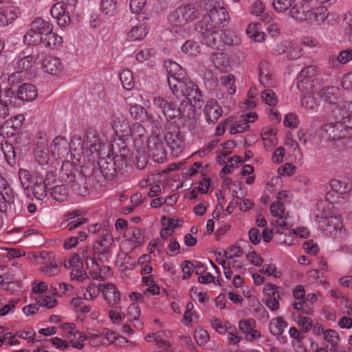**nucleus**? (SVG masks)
Returning <instances> with one entry per match:
<instances>
[{"instance_id":"1","label":"nucleus","mask_w":352,"mask_h":352,"mask_svg":"<svg viewBox=\"0 0 352 352\" xmlns=\"http://www.w3.org/2000/svg\"><path fill=\"white\" fill-rule=\"evenodd\" d=\"M213 0H199L196 2L208 13L195 25V31L201 36V42L206 45H214L216 37L219 38L217 30L228 23V12L221 6H217Z\"/></svg>"},{"instance_id":"2","label":"nucleus","mask_w":352,"mask_h":352,"mask_svg":"<svg viewBox=\"0 0 352 352\" xmlns=\"http://www.w3.org/2000/svg\"><path fill=\"white\" fill-rule=\"evenodd\" d=\"M169 87L173 95L177 98L185 97L188 101L184 104L183 101L182 106H186L189 110H192V107L201 109L204 104V96L201 94L199 87L190 79L185 76L180 78L169 79Z\"/></svg>"},{"instance_id":"3","label":"nucleus","mask_w":352,"mask_h":352,"mask_svg":"<svg viewBox=\"0 0 352 352\" xmlns=\"http://www.w3.org/2000/svg\"><path fill=\"white\" fill-rule=\"evenodd\" d=\"M60 175L65 184L74 193L79 196H85L88 194L87 178L82 171L74 168L70 164H66L62 166Z\"/></svg>"},{"instance_id":"4","label":"nucleus","mask_w":352,"mask_h":352,"mask_svg":"<svg viewBox=\"0 0 352 352\" xmlns=\"http://www.w3.org/2000/svg\"><path fill=\"white\" fill-rule=\"evenodd\" d=\"M316 217V221H318L319 227L327 235L337 238L342 236V231L344 234L345 230L340 217L337 216L320 217L319 214H317Z\"/></svg>"},{"instance_id":"5","label":"nucleus","mask_w":352,"mask_h":352,"mask_svg":"<svg viewBox=\"0 0 352 352\" xmlns=\"http://www.w3.org/2000/svg\"><path fill=\"white\" fill-rule=\"evenodd\" d=\"M199 12L194 5L188 4L177 8L168 15V21L171 23L186 24L197 18Z\"/></svg>"},{"instance_id":"6","label":"nucleus","mask_w":352,"mask_h":352,"mask_svg":"<svg viewBox=\"0 0 352 352\" xmlns=\"http://www.w3.org/2000/svg\"><path fill=\"white\" fill-rule=\"evenodd\" d=\"M324 130L328 139L332 142L352 138V133L349 132L342 120H336L335 122L326 124Z\"/></svg>"},{"instance_id":"7","label":"nucleus","mask_w":352,"mask_h":352,"mask_svg":"<svg viewBox=\"0 0 352 352\" xmlns=\"http://www.w3.org/2000/svg\"><path fill=\"white\" fill-rule=\"evenodd\" d=\"M167 145L172 151V154L177 156L184 148L185 138L180 129L175 126L169 130L164 136Z\"/></svg>"},{"instance_id":"8","label":"nucleus","mask_w":352,"mask_h":352,"mask_svg":"<svg viewBox=\"0 0 352 352\" xmlns=\"http://www.w3.org/2000/svg\"><path fill=\"white\" fill-rule=\"evenodd\" d=\"M219 38L216 37L214 45H208L210 47L217 50H222L225 45L234 46L237 45L240 43V38L236 32L232 30H225L223 31L217 30Z\"/></svg>"},{"instance_id":"9","label":"nucleus","mask_w":352,"mask_h":352,"mask_svg":"<svg viewBox=\"0 0 352 352\" xmlns=\"http://www.w3.org/2000/svg\"><path fill=\"white\" fill-rule=\"evenodd\" d=\"M148 155L155 162L162 163L166 158L164 143L157 137L148 138L147 141Z\"/></svg>"},{"instance_id":"10","label":"nucleus","mask_w":352,"mask_h":352,"mask_svg":"<svg viewBox=\"0 0 352 352\" xmlns=\"http://www.w3.org/2000/svg\"><path fill=\"white\" fill-rule=\"evenodd\" d=\"M44 171L36 169L32 179L33 185L31 186V192L33 197L38 200H43L47 195L48 186L44 183Z\"/></svg>"},{"instance_id":"11","label":"nucleus","mask_w":352,"mask_h":352,"mask_svg":"<svg viewBox=\"0 0 352 352\" xmlns=\"http://www.w3.org/2000/svg\"><path fill=\"white\" fill-rule=\"evenodd\" d=\"M70 13L63 0L53 4L50 9L51 16L56 20L58 25L60 27L69 25Z\"/></svg>"},{"instance_id":"12","label":"nucleus","mask_w":352,"mask_h":352,"mask_svg":"<svg viewBox=\"0 0 352 352\" xmlns=\"http://www.w3.org/2000/svg\"><path fill=\"white\" fill-rule=\"evenodd\" d=\"M34 157L36 161L38 163V166H43L45 167L51 166L49 164L50 156L49 154V148L47 140L42 137L37 140L36 147L34 151Z\"/></svg>"},{"instance_id":"13","label":"nucleus","mask_w":352,"mask_h":352,"mask_svg":"<svg viewBox=\"0 0 352 352\" xmlns=\"http://www.w3.org/2000/svg\"><path fill=\"white\" fill-rule=\"evenodd\" d=\"M256 325V322L252 318L243 319L239 321V330L245 335L247 340L253 341L261 336V333L255 329Z\"/></svg>"},{"instance_id":"14","label":"nucleus","mask_w":352,"mask_h":352,"mask_svg":"<svg viewBox=\"0 0 352 352\" xmlns=\"http://www.w3.org/2000/svg\"><path fill=\"white\" fill-rule=\"evenodd\" d=\"M204 113L207 122L214 124L222 116L223 110L216 100L210 99L205 105Z\"/></svg>"},{"instance_id":"15","label":"nucleus","mask_w":352,"mask_h":352,"mask_svg":"<svg viewBox=\"0 0 352 352\" xmlns=\"http://www.w3.org/2000/svg\"><path fill=\"white\" fill-rule=\"evenodd\" d=\"M115 163L113 160L109 156L107 158L100 159L98 162L100 173L107 180H113L118 175Z\"/></svg>"},{"instance_id":"16","label":"nucleus","mask_w":352,"mask_h":352,"mask_svg":"<svg viewBox=\"0 0 352 352\" xmlns=\"http://www.w3.org/2000/svg\"><path fill=\"white\" fill-rule=\"evenodd\" d=\"M111 126L119 137L128 138L131 135L129 122L123 117L113 116Z\"/></svg>"},{"instance_id":"17","label":"nucleus","mask_w":352,"mask_h":352,"mask_svg":"<svg viewBox=\"0 0 352 352\" xmlns=\"http://www.w3.org/2000/svg\"><path fill=\"white\" fill-rule=\"evenodd\" d=\"M36 169H41L44 171V183L46 186H48L47 188L49 190L51 189L52 186L64 182L61 177L60 178H57L56 168L52 166L47 167L38 166Z\"/></svg>"},{"instance_id":"18","label":"nucleus","mask_w":352,"mask_h":352,"mask_svg":"<svg viewBox=\"0 0 352 352\" xmlns=\"http://www.w3.org/2000/svg\"><path fill=\"white\" fill-rule=\"evenodd\" d=\"M19 14V8L12 5L0 8V25H7L12 23Z\"/></svg>"},{"instance_id":"19","label":"nucleus","mask_w":352,"mask_h":352,"mask_svg":"<svg viewBox=\"0 0 352 352\" xmlns=\"http://www.w3.org/2000/svg\"><path fill=\"white\" fill-rule=\"evenodd\" d=\"M100 287H102V292L104 299L108 302L109 305L113 306L117 305L120 300V294L116 287L112 283L106 285L99 284Z\"/></svg>"},{"instance_id":"20","label":"nucleus","mask_w":352,"mask_h":352,"mask_svg":"<svg viewBox=\"0 0 352 352\" xmlns=\"http://www.w3.org/2000/svg\"><path fill=\"white\" fill-rule=\"evenodd\" d=\"M37 89L30 83L20 85L16 91L17 98L23 101H32L37 97Z\"/></svg>"},{"instance_id":"21","label":"nucleus","mask_w":352,"mask_h":352,"mask_svg":"<svg viewBox=\"0 0 352 352\" xmlns=\"http://www.w3.org/2000/svg\"><path fill=\"white\" fill-rule=\"evenodd\" d=\"M111 243L104 244L102 241H97L94 245V253L95 259H98L101 262L108 261L111 256V251L110 246Z\"/></svg>"},{"instance_id":"22","label":"nucleus","mask_w":352,"mask_h":352,"mask_svg":"<svg viewBox=\"0 0 352 352\" xmlns=\"http://www.w3.org/2000/svg\"><path fill=\"white\" fill-rule=\"evenodd\" d=\"M42 66L45 72L50 74H56L57 72L62 69V63L58 58L54 56H47L43 59Z\"/></svg>"},{"instance_id":"23","label":"nucleus","mask_w":352,"mask_h":352,"mask_svg":"<svg viewBox=\"0 0 352 352\" xmlns=\"http://www.w3.org/2000/svg\"><path fill=\"white\" fill-rule=\"evenodd\" d=\"M112 159L113 160V162H116L115 166L118 175H127L129 173L128 169L131 168L129 164V157L127 155L116 153V156Z\"/></svg>"},{"instance_id":"24","label":"nucleus","mask_w":352,"mask_h":352,"mask_svg":"<svg viewBox=\"0 0 352 352\" xmlns=\"http://www.w3.org/2000/svg\"><path fill=\"white\" fill-rule=\"evenodd\" d=\"M3 195L5 198V204L7 207V212L11 215L18 214L20 212V208H16L14 204V193L10 188L8 187L6 189L3 190Z\"/></svg>"},{"instance_id":"25","label":"nucleus","mask_w":352,"mask_h":352,"mask_svg":"<svg viewBox=\"0 0 352 352\" xmlns=\"http://www.w3.org/2000/svg\"><path fill=\"white\" fill-rule=\"evenodd\" d=\"M68 148V142L65 137L63 136H57L53 140L51 144V150L52 153L54 155H57L58 156L62 155L63 156L67 153Z\"/></svg>"},{"instance_id":"26","label":"nucleus","mask_w":352,"mask_h":352,"mask_svg":"<svg viewBox=\"0 0 352 352\" xmlns=\"http://www.w3.org/2000/svg\"><path fill=\"white\" fill-rule=\"evenodd\" d=\"M290 16L296 21L312 19V12L309 9L306 10L303 6L294 4L289 10Z\"/></svg>"},{"instance_id":"27","label":"nucleus","mask_w":352,"mask_h":352,"mask_svg":"<svg viewBox=\"0 0 352 352\" xmlns=\"http://www.w3.org/2000/svg\"><path fill=\"white\" fill-rule=\"evenodd\" d=\"M335 120H344L352 116V101H346L342 106H336L333 110Z\"/></svg>"},{"instance_id":"28","label":"nucleus","mask_w":352,"mask_h":352,"mask_svg":"<svg viewBox=\"0 0 352 352\" xmlns=\"http://www.w3.org/2000/svg\"><path fill=\"white\" fill-rule=\"evenodd\" d=\"M338 94V87L334 86L324 87L318 93L325 102L332 104H336Z\"/></svg>"},{"instance_id":"29","label":"nucleus","mask_w":352,"mask_h":352,"mask_svg":"<svg viewBox=\"0 0 352 352\" xmlns=\"http://www.w3.org/2000/svg\"><path fill=\"white\" fill-rule=\"evenodd\" d=\"M30 27L33 30L38 32L41 35H44L45 33H49L53 30L52 24L41 17L34 19Z\"/></svg>"},{"instance_id":"30","label":"nucleus","mask_w":352,"mask_h":352,"mask_svg":"<svg viewBox=\"0 0 352 352\" xmlns=\"http://www.w3.org/2000/svg\"><path fill=\"white\" fill-rule=\"evenodd\" d=\"M42 43L45 47L53 49L62 44L63 38L52 30L50 32L43 35Z\"/></svg>"},{"instance_id":"31","label":"nucleus","mask_w":352,"mask_h":352,"mask_svg":"<svg viewBox=\"0 0 352 352\" xmlns=\"http://www.w3.org/2000/svg\"><path fill=\"white\" fill-rule=\"evenodd\" d=\"M288 327V323L283 320L282 317H277L271 320L269 328L272 334L274 336H280L283 334L285 328Z\"/></svg>"},{"instance_id":"32","label":"nucleus","mask_w":352,"mask_h":352,"mask_svg":"<svg viewBox=\"0 0 352 352\" xmlns=\"http://www.w3.org/2000/svg\"><path fill=\"white\" fill-rule=\"evenodd\" d=\"M166 71L168 73V83L169 84V79L170 78H180L186 75L184 70L182 67L176 62L169 61L168 64L166 65Z\"/></svg>"},{"instance_id":"33","label":"nucleus","mask_w":352,"mask_h":352,"mask_svg":"<svg viewBox=\"0 0 352 352\" xmlns=\"http://www.w3.org/2000/svg\"><path fill=\"white\" fill-rule=\"evenodd\" d=\"M100 8L103 14L110 16H115L119 10L116 0H101Z\"/></svg>"},{"instance_id":"34","label":"nucleus","mask_w":352,"mask_h":352,"mask_svg":"<svg viewBox=\"0 0 352 352\" xmlns=\"http://www.w3.org/2000/svg\"><path fill=\"white\" fill-rule=\"evenodd\" d=\"M50 191L52 198L60 202L64 201L68 195L67 188L65 187V184H63V182L52 186Z\"/></svg>"},{"instance_id":"35","label":"nucleus","mask_w":352,"mask_h":352,"mask_svg":"<svg viewBox=\"0 0 352 352\" xmlns=\"http://www.w3.org/2000/svg\"><path fill=\"white\" fill-rule=\"evenodd\" d=\"M163 114L167 120H173L176 118H184L186 117L185 109L177 107L173 102L169 103L168 107Z\"/></svg>"},{"instance_id":"36","label":"nucleus","mask_w":352,"mask_h":352,"mask_svg":"<svg viewBox=\"0 0 352 352\" xmlns=\"http://www.w3.org/2000/svg\"><path fill=\"white\" fill-rule=\"evenodd\" d=\"M84 141L87 144H89L91 149L94 148L95 151H97V147H100L98 133L94 129H89L85 131V134L84 135Z\"/></svg>"},{"instance_id":"37","label":"nucleus","mask_w":352,"mask_h":352,"mask_svg":"<svg viewBox=\"0 0 352 352\" xmlns=\"http://www.w3.org/2000/svg\"><path fill=\"white\" fill-rule=\"evenodd\" d=\"M38 58L37 55H28L25 56H19V60L16 63V67L20 70H27L30 69L36 60Z\"/></svg>"},{"instance_id":"38","label":"nucleus","mask_w":352,"mask_h":352,"mask_svg":"<svg viewBox=\"0 0 352 352\" xmlns=\"http://www.w3.org/2000/svg\"><path fill=\"white\" fill-rule=\"evenodd\" d=\"M129 240L135 243L136 245H141L144 242V237L142 234L141 230L138 228L131 227L127 229L125 234Z\"/></svg>"},{"instance_id":"39","label":"nucleus","mask_w":352,"mask_h":352,"mask_svg":"<svg viewBox=\"0 0 352 352\" xmlns=\"http://www.w3.org/2000/svg\"><path fill=\"white\" fill-rule=\"evenodd\" d=\"M148 33L146 28L144 25H135L128 33V38L131 41H138L142 39Z\"/></svg>"},{"instance_id":"40","label":"nucleus","mask_w":352,"mask_h":352,"mask_svg":"<svg viewBox=\"0 0 352 352\" xmlns=\"http://www.w3.org/2000/svg\"><path fill=\"white\" fill-rule=\"evenodd\" d=\"M43 35L32 30L30 27L29 30L23 36L24 43L27 45H37L42 43Z\"/></svg>"},{"instance_id":"41","label":"nucleus","mask_w":352,"mask_h":352,"mask_svg":"<svg viewBox=\"0 0 352 352\" xmlns=\"http://www.w3.org/2000/svg\"><path fill=\"white\" fill-rule=\"evenodd\" d=\"M120 79L124 89L131 90L134 86V79L132 72L129 69H124L120 74Z\"/></svg>"},{"instance_id":"42","label":"nucleus","mask_w":352,"mask_h":352,"mask_svg":"<svg viewBox=\"0 0 352 352\" xmlns=\"http://www.w3.org/2000/svg\"><path fill=\"white\" fill-rule=\"evenodd\" d=\"M317 67L315 65H309L304 67L300 74L298 78L300 79V82H298V87H300V83H302L304 80L309 81V79L314 77L317 73Z\"/></svg>"},{"instance_id":"43","label":"nucleus","mask_w":352,"mask_h":352,"mask_svg":"<svg viewBox=\"0 0 352 352\" xmlns=\"http://www.w3.org/2000/svg\"><path fill=\"white\" fill-rule=\"evenodd\" d=\"M210 60L215 66L219 69H226L228 65V58L226 55L223 53L217 52L214 53L211 57Z\"/></svg>"},{"instance_id":"44","label":"nucleus","mask_w":352,"mask_h":352,"mask_svg":"<svg viewBox=\"0 0 352 352\" xmlns=\"http://www.w3.org/2000/svg\"><path fill=\"white\" fill-rule=\"evenodd\" d=\"M182 50L183 52L192 56H197L200 53L199 44L196 41L191 40L186 41L182 45Z\"/></svg>"},{"instance_id":"45","label":"nucleus","mask_w":352,"mask_h":352,"mask_svg":"<svg viewBox=\"0 0 352 352\" xmlns=\"http://www.w3.org/2000/svg\"><path fill=\"white\" fill-rule=\"evenodd\" d=\"M124 138L120 137L118 140L113 141L111 146L113 151L116 152V154H128L129 151L127 148V144Z\"/></svg>"},{"instance_id":"46","label":"nucleus","mask_w":352,"mask_h":352,"mask_svg":"<svg viewBox=\"0 0 352 352\" xmlns=\"http://www.w3.org/2000/svg\"><path fill=\"white\" fill-rule=\"evenodd\" d=\"M210 178H204L200 182L201 187H194L190 193V199H196L199 192L206 194L210 187Z\"/></svg>"},{"instance_id":"47","label":"nucleus","mask_w":352,"mask_h":352,"mask_svg":"<svg viewBox=\"0 0 352 352\" xmlns=\"http://www.w3.org/2000/svg\"><path fill=\"white\" fill-rule=\"evenodd\" d=\"M263 292L269 298L278 296V298H280V295L283 293V289L273 283H267L263 287Z\"/></svg>"},{"instance_id":"48","label":"nucleus","mask_w":352,"mask_h":352,"mask_svg":"<svg viewBox=\"0 0 352 352\" xmlns=\"http://www.w3.org/2000/svg\"><path fill=\"white\" fill-rule=\"evenodd\" d=\"M87 221V219L86 218H83L80 221H76L75 219V217H69L67 219L63 221L60 223V227L63 228H65L69 226V230L71 231L75 228L80 227L81 225L86 223Z\"/></svg>"},{"instance_id":"49","label":"nucleus","mask_w":352,"mask_h":352,"mask_svg":"<svg viewBox=\"0 0 352 352\" xmlns=\"http://www.w3.org/2000/svg\"><path fill=\"white\" fill-rule=\"evenodd\" d=\"M296 0H274L272 5L276 11L283 12L294 3Z\"/></svg>"},{"instance_id":"50","label":"nucleus","mask_w":352,"mask_h":352,"mask_svg":"<svg viewBox=\"0 0 352 352\" xmlns=\"http://www.w3.org/2000/svg\"><path fill=\"white\" fill-rule=\"evenodd\" d=\"M312 12V19L316 21H324L327 17V9L324 6L309 9Z\"/></svg>"},{"instance_id":"51","label":"nucleus","mask_w":352,"mask_h":352,"mask_svg":"<svg viewBox=\"0 0 352 352\" xmlns=\"http://www.w3.org/2000/svg\"><path fill=\"white\" fill-rule=\"evenodd\" d=\"M36 301L39 304V306H43L47 309H52L57 305L56 299L52 298L50 296L47 295H44L39 298H36Z\"/></svg>"},{"instance_id":"52","label":"nucleus","mask_w":352,"mask_h":352,"mask_svg":"<svg viewBox=\"0 0 352 352\" xmlns=\"http://www.w3.org/2000/svg\"><path fill=\"white\" fill-rule=\"evenodd\" d=\"M221 81L230 95L235 93L236 86L234 85L235 77L234 75L229 74L227 76L221 78Z\"/></svg>"},{"instance_id":"53","label":"nucleus","mask_w":352,"mask_h":352,"mask_svg":"<svg viewBox=\"0 0 352 352\" xmlns=\"http://www.w3.org/2000/svg\"><path fill=\"white\" fill-rule=\"evenodd\" d=\"M261 99L269 106H274L276 104L277 100L274 91L271 89H265L261 93Z\"/></svg>"},{"instance_id":"54","label":"nucleus","mask_w":352,"mask_h":352,"mask_svg":"<svg viewBox=\"0 0 352 352\" xmlns=\"http://www.w3.org/2000/svg\"><path fill=\"white\" fill-rule=\"evenodd\" d=\"M130 113L136 121L142 122L144 115L146 113L145 109L139 104H134L130 107Z\"/></svg>"},{"instance_id":"55","label":"nucleus","mask_w":352,"mask_h":352,"mask_svg":"<svg viewBox=\"0 0 352 352\" xmlns=\"http://www.w3.org/2000/svg\"><path fill=\"white\" fill-rule=\"evenodd\" d=\"M343 27L345 34L349 41L352 42V12H348L344 15Z\"/></svg>"},{"instance_id":"56","label":"nucleus","mask_w":352,"mask_h":352,"mask_svg":"<svg viewBox=\"0 0 352 352\" xmlns=\"http://www.w3.org/2000/svg\"><path fill=\"white\" fill-rule=\"evenodd\" d=\"M268 65V63L265 60H262L259 63L258 70H259V81L261 85L263 86H267L268 82L271 79L270 75L268 74H265L263 71V69L267 67Z\"/></svg>"},{"instance_id":"57","label":"nucleus","mask_w":352,"mask_h":352,"mask_svg":"<svg viewBox=\"0 0 352 352\" xmlns=\"http://www.w3.org/2000/svg\"><path fill=\"white\" fill-rule=\"evenodd\" d=\"M194 338L199 345L206 344L210 339L208 332L203 329H199L195 331Z\"/></svg>"},{"instance_id":"58","label":"nucleus","mask_w":352,"mask_h":352,"mask_svg":"<svg viewBox=\"0 0 352 352\" xmlns=\"http://www.w3.org/2000/svg\"><path fill=\"white\" fill-rule=\"evenodd\" d=\"M333 60H336V64H346L352 60V50L347 49L341 51L337 58H333Z\"/></svg>"},{"instance_id":"59","label":"nucleus","mask_w":352,"mask_h":352,"mask_svg":"<svg viewBox=\"0 0 352 352\" xmlns=\"http://www.w3.org/2000/svg\"><path fill=\"white\" fill-rule=\"evenodd\" d=\"M223 256L228 259H232L234 257L240 256L243 254V250L239 246L232 245L227 248V250H222Z\"/></svg>"},{"instance_id":"60","label":"nucleus","mask_w":352,"mask_h":352,"mask_svg":"<svg viewBox=\"0 0 352 352\" xmlns=\"http://www.w3.org/2000/svg\"><path fill=\"white\" fill-rule=\"evenodd\" d=\"M301 104L302 107L311 111L316 110L318 107L315 98L311 95L305 96L301 100Z\"/></svg>"},{"instance_id":"61","label":"nucleus","mask_w":352,"mask_h":352,"mask_svg":"<svg viewBox=\"0 0 352 352\" xmlns=\"http://www.w3.org/2000/svg\"><path fill=\"white\" fill-rule=\"evenodd\" d=\"M259 272L267 276H274L275 278H279L281 276V272L276 270L274 264L264 265Z\"/></svg>"},{"instance_id":"62","label":"nucleus","mask_w":352,"mask_h":352,"mask_svg":"<svg viewBox=\"0 0 352 352\" xmlns=\"http://www.w3.org/2000/svg\"><path fill=\"white\" fill-rule=\"evenodd\" d=\"M285 210V206L280 201H275L270 206V212L273 216L282 219V215Z\"/></svg>"},{"instance_id":"63","label":"nucleus","mask_w":352,"mask_h":352,"mask_svg":"<svg viewBox=\"0 0 352 352\" xmlns=\"http://www.w3.org/2000/svg\"><path fill=\"white\" fill-rule=\"evenodd\" d=\"M165 337H167L165 332L158 331L156 333L155 342L159 348L166 349L170 346V342L164 338Z\"/></svg>"},{"instance_id":"64","label":"nucleus","mask_w":352,"mask_h":352,"mask_svg":"<svg viewBox=\"0 0 352 352\" xmlns=\"http://www.w3.org/2000/svg\"><path fill=\"white\" fill-rule=\"evenodd\" d=\"M148 163V157L143 151H137L135 155V165L138 169H144Z\"/></svg>"}]
</instances>
